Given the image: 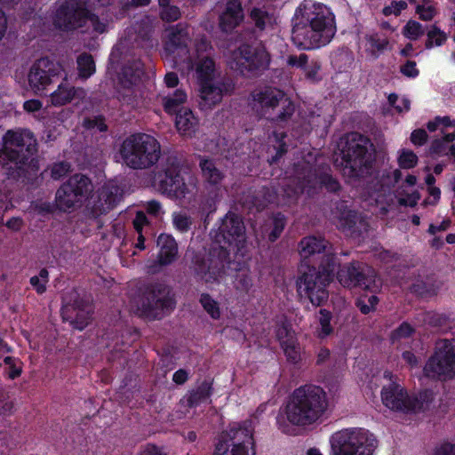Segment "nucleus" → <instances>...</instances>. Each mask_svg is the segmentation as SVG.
<instances>
[{
  "label": "nucleus",
  "instance_id": "1",
  "mask_svg": "<svg viewBox=\"0 0 455 455\" xmlns=\"http://www.w3.org/2000/svg\"><path fill=\"white\" fill-rule=\"evenodd\" d=\"M299 247L303 260L296 281L298 293L313 306H322L329 298L327 287L334 279L339 258L329 241L321 236L304 237Z\"/></svg>",
  "mask_w": 455,
  "mask_h": 455
},
{
  "label": "nucleus",
  "instance_id": "2",
  "mask_svg": "<svg viewBox=\"0 0 455 455\" xmlns=\"http://www.w3.org/2000/svg\"><path fill=\"white\" fill-rule=\"evenodd\" d=\"M210 50L212 45L206 37L191 34L187 25L179 23L166 30L164 58L181 72L193 71L197 84L220 79L215 60L204 55Z\"/></svg>",
  "mask_w": 455,
  "mask_h": 455
},
{
  "label": "nucleus",
  "instance_id": "3",
  "mask_svg": "<svg viewBox=\"0 0 455 455\" xmlns=\"http://www.w3.org/2000/svg\"><path fill=\"white\" fill-rule=\"evenodd\" d=\"M337 32L335 14L326 4L304 0L291 19V39L299 50L311 51L326 46Z\"/></svg>",
  "mask_w": 455,
  "mask_h": 455
},
{
  "label": "nucleus",
  "instance_id": "4",
  "mask_svg": "<svg viewBox=\"0 0 455 455\" xmlns=\"http://www.w3.org/2000/svg\"><path fill=\"white\" fill-rule=\"evenodd\" d=\"M216 243L218 247L212 248L206 260L195 263V271L206 283H219L225 274V266L230 263L229 254L238 253L244 246V226L237 215L228 213L224 217Z\"/></svg>",
  "mask_w": 455,
  "mask_h": 455
},
{
  "label": "nucleus",
  "instance_id": "5",
  "mask_svg": "<svg viewBox=\"0 0 455 455\" xmlns=\"http://www.w3.org/2000/svg\"><path fill=\"white\" fill-rule=\"evenodd\" d=\"M328 406L326 393L315 385L296 388L289 404H286V419L299 427L315 423L323 417Z\"/></svg>",
  "mask_w": 455,
  "mask_h": 455
},
{
  "label": "nucleus",
  "instance_id": "6",
  "mask_svg": "<svg viewBox=\"0 0 455 455\" xmlns=\"http://www.w3.org/2000/svg\"><path fill=\"white\" fill-rule=\"evenodd\" d=\"M161 156L158 140L148 133H134L125 138L115 156L116 161L132 170L154 166Z\"/></svg>",
  "mask_w": 455,
  "mask_h": 455
},
{
  "label": "nucleus",
  "instance_id": "7",
  "mask_svg": "<svg viewBox=\"0 0 455 455\" xmlns=\"http://www.w3.org/2000/svg\"><path fill=\"white\" fill-rule=\"evenodd\" d=\"M110 0H69L56 11L53 22L56 28L63 31H70L79 28H85L88 31L92 28L96 33L106 30V23L91 14L88 6L98 3L100 5L108 4Z\"/></svg>",
  "mask_w": 455,
  "mask_h": 455
},
{
  "label": "nucleus",
  "instance_id": "8",
  "mask_svg": "<svg viewBox=\"0 0 455 455\" xmlns=\"http://www.w3.org/2000/svg\"><path fill=\"white\" fill-rule=\"evenodd\" d=\"M341 155L344 175L354 180L371 175L374 148L369 138L358 132L349 134Z\"/></svg>",
  "mask_w": 455,
  "mask_h": 455
},
{
  "label": "nucleus",
  "instance_id": "9",
  "mask_svg": "<svg viewBox=\"0 0 455 455\" xmlns=\"http://www.w3.org/2000/svg\"><path fill=\"white\" fill-rule=\"evenodd\" d=\"M381 401L394 411L403 413H419L428 411L435 401V394L430 388H424L410 395L405 387L392 381L382 387Z\"/></svg>",
  "mask_w": 455,
  "mask_h": 455
},
{
  "label": "nucleus",
  "instance_id": "10",
  "mask_svg": "<svg viewBox=\"0 0 455 455\" xmlns=\"http://www.w3.org/2000/svg\"><path fill=\"white\" fill-rule=\"evenodd\" d=\"M36 140L28 130H10L3 137L0 164L8 171L22 169L33 156Z\"/></svg>",
  "mask_w": 455,
  "mask_h": 455
},
{
  "label": "nucleus",
  "instance_id": "11",
  "mask_svg": "<svg viewBox=\"0 0 455 455\" xmlns=\"http://www.w3.org/2000/svg\"><path fill=\"white\" fill-rule=\"evenodd\" d=\"M331 455H373L378 440L364 428H346L331 437Z\"/></svg>",
  "mask_w": 455,
  "mask_h": 455
},
{
  "label": "nucleus",
  "instance_id": "12",
  "mask_svg": "<svg viewBox=\"0 0 455 455\" xmlns=\"http://www.w3.org/2000/svg\"><path fill=\"white\" fill-rule=\"evenodd\" d=\"M423 374L430 379L455 378V339H442L436 342L434 353L423 367Z\"/></svg>",
  "mask_w": 455,
  "mask_h": 455
},
{
  "label": "nucleus",
  "instance_id": "13",
  "mask_svg": "<svg viewBox=\"0 0 455 455\" xmlns=\"http://www.w3.org/2000/svg\"><path fill=\"white\" fill-rule=\"evenodd\" d=\"M335 275L344 287H360L371 292H376L379 288L375 270L359 261L343 266L339 262Z\"/></svg>",
  "mask_w": 455,
  "mask_h": 455
},
{
  "label": "nucleus",
  "instance_id": "14",
  "mask_svg": "<svg viewBox=\"0 0 455 455\" xmlns=\"http://www.w3.org/2000/svg\"><path fill=\"white\" fill-rule=\"evenodd\" d=\"M268 63L269 56L264 48H253L249 44H242L228 58V66L243 76L264 69Z\"/></svg>",
  "mask_w": 455,
  "mask_h": 455
},
{
  "label": "nucleus",
  "instance_id": "15",
  "mask_svg": "<svg viewBox=\"0 0 455 455\" xmlns=\"http://www.w3.org/2000/svg\"><path fill=\"white\" fill-rule=\"evenodd\" d=\"M196 186V178L188 170L179 165L170 166L160 180L159 188L170 197L182 198Z\"/></svg>",
  "mask_w": 455,
  "mask_h": 455
},
{
  "label": "nucleus",
  "instance_id": "16",
  "mask_svg": "<svg viewBox=\"0 0 455 455\" xmlns=\"http://www.w3.org/2000/svg\"><path fill=\"white\" fill-rule=\"evenodd\" d=\"M173 307L169 289L163 284L148 286L143 292L139 306L140 314L148 318L161 317Z\"/></svg>",
  "mask_w": 455,
  "mask_h": 455
},
{
  "label": "nucleus",
  "instance_id": "17",
  "mask_svg": "<svg viewBox=\"0 0 455 455\" xmlns=\"http://www.w3.org/2000/svg\"><path fill=\"white\" fill-rule=\"evenodd\" d=\"M303 170L304 175L299 177L298 186V189L301 193L310 194L317 188H324L329 193H338L341 190L340 183L331 173L325 172L316 173L309 165H306Z\"/></svg>",
  "mask_w": 455,
  "mask_h": 455
},
{
  "label": "nucleus",
  "instance_id": "18",
  "mask_svg": "<svg viewBox=\"0 0 455 455\" xmlns=\"http://www.w3.org/2000/svg\"><path fill=\"white\" fill-rule=\"evenodd\" d=\"M120 197V189L113 180L100 188L89 199L87 207L94 217L107 213L113 209Z\"/></svg>",
  "mask_w": 455,
  "mask_h": 455
},
{
  "label": "nucleus",
  "instance_id": "19",
  "mask_svg": "<svg viewBox=\"0 0 455 455\" xmlns=\"http://www.w3.org/2000/svg\"><path fill=\"white\" fill-rule=\"evenodd\" d=\"M283 97L284 93L282 90L266 85L259 87L251 92L250 104L259 116H266L279 105Z\"/></svg>",
  "mask_w": 455,
  "mask_h": 455
},
{
  "label": "nucleus",
  "instance_id": "20",
  "mask_svg": "<svg viewBox=\"0 0 455 455\" xmlns=\"http://www.w3.org/2000/svg\"><path fill=\"white\" fill-rule=\"evenodd\" d=\"M53 62L47 58L36 60L29 68L28 83L30 90L36 93H42L52 83Z\"/></svg>",
  "mask_w": 455,
  "mask_h": 455
},
{
  "label": "nucleus",
  "instance_id": "21",
  "mask_svg": "<svg viewBox=\"0 0 455 455\" xmlns=\"http://www.w3.org/2000/svg\"><path fill=\"white\" fill-rule=\"evenodd\" d=\"M92 307L90 301L84 299H75L73 304L62 307V317L78 330H83L89 323Z\"/></svg>",
  "mask_w": 455,
  "mask_h": 455
},
{
  "label": "nucleus",
  "instance_id": "22",
  "mask_svg": "<svg viewBox=\"0 0 455 455\" xmlns=\"http://www.w3.org/2000/svg\"><path fill=\"white\" fill-rule=\"evenodd\" d=\"M199 106L203 110H208L220 103L223 95L228 92V86L221 80L197 84Z\"/></svg>",
  "mask_w": 455,
  "mask_h": 455
},
{
  "label": "nucleus",
  "instance_id": "23",
  "mask_svg": "<svg viewBox=\"0 0 455 455\" xmlns=\"http://www.w3.org/2000/svg\"><path fill=\"white\" fill-rule=\"evenodd\" d=\"M252 433L253 428L250 421L230 424L226 431V435L231 443L228 445L233 448L247 450L248 452L254 455Z\"/></svg>",
  "mask_w": 455,
  "mask_h": 455
},
{
  "label": "nucleus",
  "instance_id": "24",
  "mask_svg": "<svg viewBox=\"0 0 455 455\" xmlns=\"http://www.w3.org/2000/svg\"><path fill=\"white\" fill-rule=\"evenodd\" d=\"M143 75L142 64L138 61L132 67H125L123 72L122 84L124 92H119V97L124 103L132 104V97L135 93L132 88L141 78Z\"/></svg>",
  "mask_w": 455,
  "mask_h": 455
},
{
  "label": "nucleus",
  "instance_id": "25",
  "mask_svg": "<svg viewBox=\"0 0 455 455\" xmlns=\"http://www.w3.org/2000/svg\"><path fill=\"white\" fill-rule=\"evenodd\" d=\"M199 167L202 178L206 184V187L214 190H219L225 179V173L217 165V163L210 158L200 157Z\"/></svg>",
  "mask_w": 455,
  "mask_h": 455
},
{
  "label": "nucleus",
  "instance_id": "26",
  "mask_svg": "<svg viewBox=\"0 0 455 455\" xmlns=\"http://www.w3.org/2000/svg\"><path fill=\"white\" fill-rule=\"evenodd\" d=\"M85 94L82 88H75L64 81L50 94L49 102L51 106L61 107L76 98L84 99Z\"/></svg>",
  "mask_w": 455,
  "mask_h": 455
},
{
  "label": "nucleus",
  "instance_id": "27",
  "mask_svg": "<svg viewBox=\"0 0 455 455\" xmlns=\"http://www.w3.org/2000/svg\"><path fill=\"white\" fill-rule=\"evenodd\" d=\"M243 20L241 2L231 0L227 4L225 11L220 16V27L225 32L235 28Z\"/></svg>",
  "mask_w": 455,
  "mask_h": 455
},
{
  "label": "nucleus",
  "instance_id": "28",
  "mask_svg": "<svg viewBox=\"0 0 455 455\" xmlns=\"http://www.w3.org/2000/svg\"><path fill=\"white\" fill-rule=\"evenodd\" d=\"M296 105L292 100H291L286 96V130L290 129L291 130V136L299 138L300 136H303L306 133H308L310 132V124L309 121L307 119L306 116L301 115V111L299 108L298 109V116H299V121L297 123L291 124V116L294 115L296 112Z\"/></svg>",
  "mask_w": 455,
  "mask_h": 455
},
{
  "label": "nucleus",
  "instance_id": "29",
  "mask_svg": "<svg viewBox=\"0 0 455 455\" xmlns=\"http://www.w3.org/2000/svg\"><path fill=\"white\" fill-rule=\"evenodd\" d=\"M84 203L66 183H63L56 192L55 204L60 211H73L81 207Z\"/></svg>",
  "mask_w": 455,
  "mask_h": 455
},
{
  "label": "nucleus",
  "instance_id": "30",
  "mask_svg": "<svg viewBox=\"0 0 455 455\" xmlns=\"http://www.w3.org/2000/svg\"><path fill=\"white\" fill-rule=\"evenodd\" d=\"M175 125L182 136H193L199 127V122L194 113L188 108H181L176 116Z\"/></svg>",
  "mask_w": 455,
  "mask_h": 455
},
{
  "label": "nucleus",
  "instance_id": "31",
  "mask_svg": "<svg viewBox=\"0 0 455 455\" xmlns=\"http://www.w3.org/2000/svg\"><path fill=\"white\" fill-rule=\"evenodd\" d=\"M65 183L84 202L89 199L93 190L91 180L81 173L74 174Z\"/></svg>",
  "mask_w": 455,
  "mask_h": 455
},
{
  "label": "nucleus",
  "instance_id": "32",
  "mask_svg": "<svg viewBox=\"0 0 455 455\" xmlns=\"http://www.w3.org/2000/svg\"><path fill=\"white\" fill-rule=\"evenodd\" d=\"M160 248L158 259L161 265H168L176 258L178 248L175 240L169 235L162 234L157 238Z\"/></svg>",
  "mask_w": 455,
  "mask_h": 455
},
{
  "label": "nucleus",
  "instance_id": "33",
  "mask_svg": "<svg viewBox=\"0 0 455 455\" xmlns=\"http://www.w3.org/2000/svg\"><path fill=\"white\" fill-rule=\"evenodd\" d=\"M333 318L332 313L325 308L318 311L317 321L319 326L315 329V336L323 340L330 337L334 332V327L331 324Z\"/></svg>",
  "mask_w": 455,
  "mask_h": 455
},
{
  "label": "nucleus",
  "instance_id": "34",
  "mask_svg": "<svg viewBox=\"0 0 455 455\" xmlns=\"http://www.w3.org/2000/svg\"><path fill=\"white\" fill-rule=\"evenodd\" d=\"M187 100V93L181 89H177L172 94L162 98V103L165 112L174 114L179 112L180 107Z\"/></svg>",
  "mask_w": 455,
  "mask_h": 455
},
{
  "label": "nucleus",
  "instance_id": "35",
  "mask_svg": "<svg viewBox=\"0 0 455 455\" xmlns=\"http://www.w3.org/2000/svg\"><path fill=\"white\" fill-rule=\"evenodd\" d=\"M250 16L256 28L259 30L272 28L276 20L273 13H269L261 8H253L251 11Z\"/></svg>",
  "mask_w": 455,
  "mask_h": 455
},
{
  "label": "nucleus",
  "instance_id": "36",
  "mask_svg": "<svg viewBox=\"0 0 455 455\" xmlns=\"http://www.w3.org/2000/svg\"><path fill=\"white\" fill-rule=\"evenodd\" d=\"M410 291L421 299H427L437 295L439 286L434 283L418 280L411 285Z\"/></svg>",
  "mask_w": 455,
  "mask_h": 455
},
{
  "label": "nucleus",
  "instance_id": "37",
  "mask_svg": "<svg viewBox=\"0 0 455 455\" xmlns=\"http://www.w3.org/2000/svg\"><path fill=\"white\" fill-rule=\"evenodd\" d=\"M427 37L425 43L427 49H431L435 46H442L447 41V35L436 25L431 26V28L427 33Z\"/></svg>",
  "mask_w": 455,
  "mask_h": 455
},
{
  "label": "nucleus",
  "instance_id": "38",
  "mask_svg": "<svg viewBox=\"0 0 455 455\" xmlns=\"http://www.w3.org/2000/svg\"><path fill=\"white\" fill-rule=\"evenodd\" d=\"M379 299L377 295H361L355 300V307L363 315H368L375 311Z\"/></svg>",
  "mask_w": 455,
  "mask_h": 455
},
{
  "label": "nucleus",
  "instance_id": "39",
  "mask_svg": "<svg viewBox=\"0 0 455 455\" xmlns=\"http://www.w3.org/2000/svg\"><path fill=\"white\" fill-rule=\"evenodd\" d=\"M200 303L204 309L213 319H219L221 315L220 304L209 294L203 293L200 297Z\"/></svg>",
  "mask_w": 455,
  "mask_h": 455
},
{
  "label": "nucleus",
  "instance_id": "40",
  "mask_svg": "<svg viewBox=\"0 0 455 455\" xmlns=\"http://www.w3.org/2000/svg\"><path fill=\"white\" fill-rule=\"evenodd\" d=\"M79 76L88 78L95 71V64L91 55L82 54L77 59Z\"/></svg>",
  "mask_w": 455,
  "mask_h": 455
},
{
  "label": "nucleus",
  "instance_id": "41",
  "mask_svg": "<svg viewBox=\"0 0 455 455\" xmlns=\"http://www.w3.org/2000/svg\"><path fill=\"white\" fill-rule=\"evenodd\" d=\"M403 35L406 38L415 41L424 35L423 26L419 21L410 20L403 28Z\"/></svg>",
  "mask_w": 455,
  "mask_h": 455
},
{
  "label": "nucleus",
  "instance_id": "42",
  "mask_svg": "<svg viewBox=\"0 0 455 455\" xmlns=\"http://www.w3.org/2000/svg\"><path fill=\"white\" fill-rule=\"evenodd\" d=\"M356 222V212L348 210L341 213L339 218V226L343 231L354 233L355 231Z\"/></svg>",
  "mask_w": 455,
  "mask_h": 455
},
{
  "label": "nucleus",
  "instance_id": "43",
  "mask_svg": "<svg viewBox=\"0 0 455 455\" xmlns=\"http://www.w3.org/2000/svg\"><path fill=\"white\" fill-rule=\"evenodd\" d=\"M418 156L411 149H402L398 156V165L402 169L414 168L418 164Z\"/></svg>",
  "mask_w": 455,
  "mask_h": 455
},
{
  "label": "nucleus",
  "instance_id": "44",
  "mask_svg": "<svg viewBox=\"0 0 455 455\" xmlns=\"http://www.w3.org/2000/svg\"><path fill=\"white\" fill-rule=\"evenodd\" d=\"M322 68L321 62L317 60H312L307 63V67L303 70L305 78L311 84H317L322 80L319 72Z\"/></svg>",
  "mask_w": 455,
  "mask_h": 455
},
{
  "label": "nucleus",
  "instance_id": "45",
  "mask_svg": "<svg viewBox=\"0 0 455 455\" xmlns=\"http://www.w3.org/2000/svg\"><path fill=\"white\" fill-rule=\"evenodd\" d=\"M48 282L49 272L45 268L41 269L37 275L32 276L29 280L31 286L38 294H42L46 291V284Z\"/></svg>",
  "mask_w": 455,
  "mask_h": 455
},
{
  "label": "nucleus",
  "instance_id": "46",
  "mask_svg": "<svg viewBox=\"0 0 455 455\" xmlns=\"http://www.w3.org/2000/svg\"><path fill=\"white\" fill-rule=\"evenodd\" d=\"M289 330L286 325V363L297 365L301 360L300 347L289 343Z\"/></svg>",
  "mask_w": 455,
  "mask_h": 455
},
{
  "label": "nucleus",
  "instance_id": "47",
  "mask_svg": "<svg viewBox=\"0 0 455 455\" xmlns=\"http://www.w3.org/2000/svg\"><path fill=\"white\" fill-rule=\"evenodd\" d=\"M415 329L408 322H403L397 328L392 331L390 338L393 342L401 339H407L412 336Z\"/></svg>",
  "mask_w": 455,
  "mask_h": 455
},
{
  "label": "nucleus",
  "instance_id": "48",
  "mask_svg": "<svg viewBox=\"0 0 455 455\" xmlns=\"http://www.w3.org/2000/svg\"><path fill=\"white\" fill-rule=\"evenodd\" d=\"M369 44L379 52H383L389 44L387 37L383 34L373 33L366 37Z\"/></svg>",
  "mask_w": 455,
  "mask_h": 455
},
{
  "label": "nucleus",
  "instance_id": "49",
  "mask_svg": "<svg viewBox=\"0 0 455 455\" xmlns=\"http://www.w3.org/2000/svg\"><path fill=\"white\" fill-rule=\"evenodd\" d=\"M172 222L175 228L180 232L188 231L191 225L189 216L184 212H174L172 214Z\"/></svg>",
  "mask_w": 455,
  "mask_h": 455
},
{
  "label": "nucleus",
  "instance_id": "50",
  "mask_svg": "<svg viewBox=\"0 0 455 455\" xmlns=\"http://www.w3.org/2000/svg\"><path fill=\"white\" fill-rule=\"evenodd\" d=\"M210 396V387L208 385H203L193 392L188 399L191 406L196 405L201 402L206 401Z\"/></svg>",
  "mask_w": 455,
  "mask_h": 455
},
{
  "label": "nucleus",
  "instance_id": "51",
  "mask_svg": "<svg viewBox=\"0 0 455 455\" xmlns=\"http://www.w3.org/2000/svg\"><path fill=\"white\" fill-rule=\"evenodd\" d=\"M426 320L429 325L438 328L446 327L449 323L448 315L436 312L428 313Z\"/></svg>",
  "mask_w": 455,
  "mask_h": 455
},
{
  "label": "nucleus",
  "instance_id": "52",
  "mask_svg": "<svg viewBox=\"0 0 455 455\" xmlns=\"http://www.w3.org/2000/svg\"><path fill=\"white\" fill-rule=\"evenodd\" d=\"M308 62V56L306 53H300L299 56L291 54L286 59V65L300 70H304Z\"/></svg>",
  "mask_w": 455,
  "mask_h": 455
},
{
  "label": "nucleus",
  "instance_id": "53",
  "mask_svg": "<svg viewBox=\"0 0 455 455\" xmlns=\"http://www.w3.org/2000/svg\"><path fill=\"white\" fill-rule=\"evenodd\" d=\"M4 362L9 368L8 375L10 379H13L20 375L21 363L18 359L7 356L4 358Z\"/></svg>",
  "mask_w": 455,
  "mask_h": 455
},
{
  "label": "nucleus",
  "instance_id": "54",
  "mask_svg": "<svg viewBox=\"0 0 455 455\" xmlns=\"http://www.w3.org/2000/svg\"><path fill=\"white\" fill-rule=\"evenodd\" d=\"M416 13L421 20L429 21L436 15V8L435 5H417Z\"/></svg>",
  "mask_w": 455,
  "mask_h": 455
},
{
  "label": "nucleus",
  "instance_id": "55",
  "mask_svg": "<svg viewBox=\"0 0 455 455\" xmlns=\"http://www.w3.org/2000/svg\"><path fill=\"white\" fill-rule=\"evenodd\" d=\"M160 15L164 20L172 22L177 20L180 17V12L177 6L170 5L162 9Z\"/></svg>",
  "mask_w": 455,
  "mask_h": 455
},
{
  "label": "nucleus",
  "instance_id": "56",
  "mask_svg": "<svg viewBox=\"0 0 455 455\" xmlns=\"http://www.w3.org/2000/svg\"><path fill=\"white\" fill-rule=\"evenodd\" d=\"M400 72L410 78H416L419 75V70L417 68V64L414 60H407L400 67Z\"/></svg>",
  "mask_w": 455,
  "mask_h": 455
},
{
  "label": "nucleus",
  "instance_id": "57",
  "mask_svg": "<svg viewBox=\"0 0 455 455\" xmlns=\"http://www.w3.org/2000/svg\"><path fill=\"white\" fill-rule=\"evenodd\" d=\"M428 139V134L424 129H416L411 133V141L415 146H423Z\"/></svg>",
  "mask_w": 455,
  "mask_h": 455
},
{
  "label": "nucleus",
  "instance_id": "58",
  "mask_svg": "<svg viewBox=\"0 0 455 455\" xmlns=\"http://www.w3.org/2000/svg\"><path fill=\"white\" fill-rule=\"evenodd\" d=\"M70 172V164L68 163L55 164L52 168V177L54 180H59Z\"/></svg>",
  "mask_w": 455,
  "mask_h": 455
},
{
  "label": "nucleus",
  "instance_id": "59",
  "mask_svg": "<svg viewBox=\"0 0 455 455\" xmlns=\"http://www.w3.org/2000/svg\"><path fill=\"white\" fill-rule=\"evenodd\" d=\"M235 286L238 291H248L252 286V279L245 274L239 275H237Z\"/></svg>",
  "mask_w": 455,
  "mask_h": 455
},
{
  "label": "nucleus",
  "instance_id": "60",
  "mask_svg": "<svg viewBox=\"0 0 455 455\" xmlns=\"http://www.w3.org/2000/svg\"><path fill=\"white\" fill-rule=\"evenodd\" d=\"M446 144L440 139L434 140L430 145V154L433 156H446Z\"/></svg>",
  "mask_w": 455,
  "mask_h": 455
},
{
  "label": "nucleus",
  "instance_id": "61",
  "mask_svg": "<svg viewBox=\"0 0 455 455\" xmlns=\"http://www.w3.org/2000/svg\"><path fill=\"white\" fill-rule=\"evenodd\" d=\"M145 209L148 214L156 218H160L164 213L161 204L155 200L148 202Z\"/></svg>",
  "mask_w": 455,
  "mask_h": 455
},
{
  "label": "nucleus",
  "instance_id": "62",
  "mask_svg": "<svg viewBox=\"0 0 455 455\" xmlns=\"http://www.w3.org/2000/svg\"><path fill=\"white\" fill-rule=\"evenodd\" d=\"M434 455H455V444L449 442L443 443L436 447Z\"/></svg>",
  "mask_w": 455,
  "mask_h": 455
},
{
  "label": "nucleus",
  "instance_id": "63",
  "mask_svg": "<svg viewBox=\"0 0 455 455\" xmlns=\"http://www.w3.org/2000/svg\"><path fill=\"white\" fill-rule=\"evenodd\" d=\"M419 193L418 191L408 194L405 198H400L399 204L403 206L415 207L419 200Z\"/></svg>",
  "mask_w": 455,
  "mask_h": 455
},
{
  "label": "nucleus",
  "instance_id": "64",
  "mask_svg": "<svg viewBox=\"0 0 455 455\" xmlns=\"http://www.w3.org/2000/svg\"><path fill=\"white\" fill-rule=\"evenodd\" d=\"M139 455H166L160 448L153 444H147L140 451Z\"/></svg>",
  "mask_w": 455,
  "mask_h": 455
}]
</instances>
